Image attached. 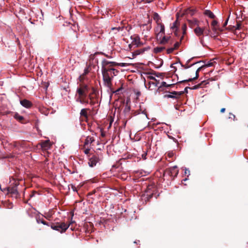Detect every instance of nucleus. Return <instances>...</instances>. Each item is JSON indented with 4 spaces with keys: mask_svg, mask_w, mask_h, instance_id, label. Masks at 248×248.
Listing matches in <instances>:
<instances>
[{
    "mask_svg": "<svg viewBox=\"0 0 248 248\" xmlns=\"http://www.w3.org/2000/svg\"><path fill=\"white\" fill-rule=\"evenodd\" d=\"M125 63H117L104 60L102 62V73L104 84L110 88L112 85V80L114 76L119 73V71L115 68L116 66H125Z\"/></svg>",
    "mask_w": 248,
    "mask_h": 248,
    "instance_id": "obj_2",
    "label": "nucleus"
},
{
    "mask_svg": "<svg viewBox=\"0 0 248 248\" xmlns=\"http://www.w3.org/2000/svg\"><path fill=\"white\" fill-rule=\"evenodd\" d=\"M100 161L99 157L98 155H93L91 156L89 159L88 164L89 165L93 167L97 164V163Z\"/></svg>",
    "mask_w": 248,
    "mask_h": 248,
    "instance_id": "obj_10",
    "label": "nucleus"
},
{
    "mask_svg": "<svg viewBox=\"0 0 248 248\" xmlns=\"http://www.w3.org/2000/svg\"><path fill=\"white\" fill-rule=\"evenodd\" d=\"M112 122V121H111L110 122V124H109V127H108L109 128L111 126Z\"/></svg>",
    "mask_w": 248,
    "mask_h": 248,
    "instance_id": "obj_43",
    "label": "nucleus"
},
{
    "mask_svg": "<svg viewBox=\"0 0 248 248\" xmlns=\"http://www.w3.org/2000/svg\"><path fill=\"white\" fill-rule=\"evenodd\" d=\"M153 187V186H149L147 188V189L145 191V193H146V195L147 196H148V197H150V196H151L153 194V192L152 191H150V189H151V188Z\"/></svg>",
    "mask_w": 248,
    "mask_h": 248,
    "instance_id": "obj_28",
    "label": "nucleus"
},
{
    "mask_svg": "<svg viewBox=\"0 0 248 248\" xmlns=\"http://www.w3.org/2000/svg\"><path fill=\"white\" fill-rule=\"evenodd\" d=\"M146 155H147V154L146 153H144L143 154H142V158H143V159L144 160L146 158Z\"/></svg>",
    "mask_w": 248,
    "mask_h": 248,
    "instance_id": "obj_38",
    "label": "nucleus"
},
{
    "mask_svg": "<svg viewBox=\"0 0 248 248\" xmlns=\"http://www.w3.org/2000/svg\"><path fill=\"white\" fill-rule=\"evenodd\" d=\"M225 108H221V110H220V111H221V112H222V113L224 112H225Z\"/></svg>",
    "mask_w": 248,
    "mask_h": 248,
    "instance_id": "obj_42",
    "label": "nucleus"
},
{
    "mask_svg": "<svg viewBox=\"0 0 248 248\" xmlns=\"http://www.w3.org/2000/svg\"><path fill=\"white\" fill-rule=\"evenodd\" d=\"M204 15L210 18L214 19L215 18V16L211 11L208 10H206L204 11Z\"/></svg>",
    "mask_w": 248,
    "mask_h": 248,
    "instance_id": "obj_21",
    "label": "nucleus"
},
{
    "mask_svg": "<svg viewBox=\"0 0 248 248\" xmlns=\"http://www.w3.org/2000/svg\"><path fill=\"white\" fill-rule=\"evenodd\" d=\"M101 136L103 137L105 136V134L102 129L101 130Z\"/></svg>",
    "mask_w": 248,
    "mask_h": 248,
    "instance_id": "obj_39",
    "label": "nucleus"
},
{
    "mask_svg": "<svg viewBox=\"0 0 248 248\" xmlns=\"http://www.w3.org/2000/svg\"><path fill=\"white\" fill-rule=\"evenodd\" d=\"M38 221V222H40L41 223L43 224L44 225H46L47 226H49V224L47 222H46V221L43 220V219H40Z\"/></svg>",
    "mask_w": 248,
    "mask_h": 248,
    "instance_id": "obj_33",
    "label": "nucleus"
},
{
    "mask_svg": "<svg viewBox=\"0 0 248 248\" xmlns=\"http://www.w3.org/2000/svg\"><path fill=\"white\" fill-rule=\"evenodd\" d=\"M149 49H150L149 47H145L143 48L138 49L134 51V55H138L142 54L144 52V51H147Z\"/></svg>",
    "mask_w": 248,
    "mask_h": 248,
    "instance_id": "obj_20",
    "label": "nucleus"
},
{
    "mask_svg": "<svg viewBox=\"0 0 248 248\" xmlns=\"http://www.w3.org/2000/svg\"><path fill=\"white\" fill-rule=\"evenodd\" d=\"M176 17H177L176 20L170 26V29L174 33V34L176 36H178L179 35L178 30L179 29L180 23L178 20V18H177V16H176Z\"/></svg>",
    "mask_w": 248,
    "mask_h": 248,
    "instance_id": "obj_11",
    "label": "nucleus"
},
{
    "mask_svg": "<svg viewBox=\"0 0 248 248\" xmlns=\"http://www.w3.org/2000/svg\"><path fill=\"white\" fill-rule=\"evenodd\" d=\"M188 26L191 28H194V32L195 34L200 37L203 35L212 36V32L209 27L208 21H206V26L201 27L202 21L196 18L187 20Z\"/></svg>",
    "mask_w": 248,
    "mask_h": 248,
    "instance_id": "obj_3",
    "label": "nucleus"
},
{
    "mask_svg": "<svg viewBox=\"0 0 248 248\" xmlns=\"http://www.w3.org/2000/svg\"><path fill=\"white\" fill-rule=\"evenodd\" d=\"M180 46V42H176L174 45L172 47H170L167 49V53L168 54H170L173 52L174 50L177 49Z\"/></svg>",
    "mask_w": 248,
    "mask_h": 248,
    "instance_id": "obj_18",
    "label": "nucleus"
},
{
    "mask_svg": "<svg viewBox=\"0 0 248 248\" xmlns=\"http://www.w3.org/2000/svg\"><path fill=\"white\" fill-rule=\"evenodd\" d=\"M96 136L94 135L88 136L85 140L83 148L91 147L94 145Z\"/></svg>",
    "mask_w": 248,
    "mask_h": 248,
    "instance_id": "obj_8",
    "label": "nucleus"
},
{
    "mask_svg": "<svg viewBox=\"0 0 248 248\" xmlns=\"http://www.w3.org/2000/svg\"><path fill=\"white\" fill-rule=\"evenodd\" d=\"M74 221H71L70 223L68 224L65 222H57L55 223H52L50 225L51 228L54 230L60 232H64L70 226V224L74 223Z\"/></svg>",
    "mask_w": 248,
    "mask_h": 248,
    "instance_id": "obj_5",
    "label": "nucleus"
},
{
    "mask_svg": "<svg viewBox=\"0 0 248 248\" xmlns=\"http://www.w3.org/2000/svg\"><path fill=\"white\" fill-rule=\"evenodd\" d=\"M120 29V28H112V30H114V29H117L118 30H119V29Z\"/></svg>",
    "mask_w": 248,
    "mask_h": 248,
    "instance_id": "obj_45",
    "label": "nucleus"
},
{
    "mask_svg": "<svg viewBox=\"0 0 248 248\" xmlns=\"http://www.w3.org/2000/svg\"><path fill=\"white\" fill-rule=\"evenodd\" d=\"M187 29V26L186 24H183L182 26V33H183V36L181 37V40H182L184 37V36L185 34H186V31Z\"/></svg>",
    "mask_w": 248,
    "mask_h": 248,
    "instance_id": "obj_26",
    "label": "nucleus"
},
{
    "mask_svg": "<svg viewBox=\"0 0 248 248\" xmlns=\"http://www.w3.org/2000/svg\"><path fill=\"white\" fill-rule=\"evenodd\" d=\"M195 13V10L193 9L187 8L184 10H182L178 12L176 14L177 18L179 17H182L184 16H192Z\"/></svg>",
    "mask_w": 248,
    "mask_h": 248,
    "instance_id": "obj_7",
    "label": "nucleus"
},
{
    "mask_svg": "<svg viewBox=\"0 0 248 248\" xmlns=\"http://www.w3.org/2000/svg\"><path fill=\"white\" fill-rule=\"evenodd\" d=\"M131 39L132 40L131 44L133 45L139 46L143 44V43L140 41V37L137 34L132 35Z\"/></svg>",
    "mask_w": 248,
    "mask_h": 248,
    "instance_id": "obj_12",
    "label": "nucleus"
},
{
    "mask_svg": "<svg viewBox=\"0 0 248 248\" xmlns=\"http://www.w3.org/2000/svg\"><path fill=\"white\" fill-rule=\"evenodd\" d=\"M87 111L88 109L87 108H83L81 110L80 114L83 119H86L87 118Z\"/></svg>",
    "mask_w": 248,
    "mask_h": 248,
    "instance_id": "obj_22",
    "label": "nucleus"
},
{
    "mask_svg": "<svg viewBox=\"0 0 248 248\" xmlns=\"http://www.w3.org/2000/svg\"><path fill=\"white\" fill-rule=\"evenodd\" d=\"M174 84H175L174 83L168 84V83H167L166 82L163 81V82H162V83H161V85H160L159 87L161 88V87H165L168 88V87H170L171 86H173Z\"/></svg>",
    "mask_w": 248,
    "mask_h": 248,
    "instance_id": "obj_24",
    "label": "nucleus"
},
{
    "mask_svg": "<svg viewBox=\"0 0 248 248\" xmlns=\"http://www.w3.org/2000/svg\"><path fill=\"white\" fill-rule=\"evenodd\" d=\"M168 156L170 157H171L173 156V153H168Z\"/></svg>",
    "mask_w": 248,
    "mask_h": 248,
    "instance_id": "obj_41",
    "label": "nucleus"
},
{
    "mask_svg": "<svg viewBox=\"0 0 248 248\" xmlns=\"http://www.w3.org/2000/svg\"><path fill=\"white\" fill-rule=\"evenodd\" d=\"M181 94V93H178L176 92H173L171 93V94L168 95V97L169 98H174L176 97V96H179Z\"/></svg>",
    "mask_w": 248,
    "mask_h": 248,
    "instance_id": "obj_29",
    "label": "nucleus"
},
{
    "mask_svg": "<svg viewBox=\"0 0 248 248\" xmlns=\"http://www.w3.org/2000/svg\"><path fill=\"white\" fill-rule=\"evenodd\" d=\"M91 148V147L84 148V152L85 153V154L87 155L89 153V151L90 150Z\"/></svg>",
    "mask_w": 248,
    "mask_h": 248,
    "instance_id": "obj_34",
    "label": "nucleus"
},
{
    "mask_svg": "<svg viewBox=\"0 0 248 248\" xmlns=\"http://www.w3.org/2000/svg\"><path fill=\"white\" fill-rule=\"evenodd\" d=\"M241 29V24L240 23H237L236 25V30H239Z\"/></svg>",
    "mask_w": 248,
    "mask_h": 248,
    "instance_id": "obj_37",
    "label": "nucleus"
},
{
    "mask_svg": "<svg viewBox=\"0 0 248 248\" xmlns=\"http://www.w3.org/2000/svg\"><path fill=\"white\" fill-rule=\"evenodd\" d=\"M40 144L42 149L45 151L48 150L51 146V144L49 140L43 141Z\"/></svg>",
    "mask_w": 248,
    "mask_h": 248,
    "instance_id": "obj_16",
    "label": "nucleus"
},
{
    "mask_svg": "<svg viewBox=\"0 0 248 248\" xmlns=\"http://www.w3.org/2000/svg\"><path fill=\"white\" fill-rule=\"evenodd\" d=\"M14 117L17 120L20 122H21L24 119L23 117L17 113H15Z\"/></svg>",
    "mask_w": 248,
    "mask_h": 248,
    "instance_id": "obj_27",
    "label": "nucleus"
},
{
    "mask_svg": "<svg viewBox=\"0 0 248 248\" xmlns=\"http://www.w3.org/2000/svg\"><path fill=\"white\" fill-rule=\"evenodd\" d=\"M170 174L171 176L176 177L179 172L177 166H174L170 168Z\"/></svg>",
    "mask_w": 248,
    "mask_h": 248,
    "instance_id": "obj_19",
    "label": "nucleus"
},
{
    "mask_svg": "<svg viewBox=\"0 0 248 248\" xmlns=\"http://www.w3.org/2000/svg\"><path fill=\"white\" fill-rule=\"evenodd\" d=\"M211 29L215 33H218L220 31L219 25L218 22L216 20H213L211 23Z\"/></svg>",
    "mask_w": 248,
    "mask_h": 248,
    "instance_id": "obj_13",
    "label": "nucleus"
},
{
    "mask_svg": "<svg viewBox=\"0 0 248 248\" xmlns=\"http://www.w3.org/2000/svg\"><path fill=\"white\" fill-rule=\"evenodd\" d=\"M27 142L25 141H13L11 143V145L16 149L23 152L26 148Z\"/></svg>",
    "mask_w": 248,
    "mask_h": 248,
    "instance_id": "obj_6",
    "label": "nucleus"
},
{
    "mask_svg": "<svg viewBox=\"0 0 248 248\" xmlns=\"http://www.w3.org/2000/svg\"><path fill=\"white\" fill-rule=\"evenodd\" d=\"M147 78L149 79L152 80V81L149 82V84H153L155 86H158V82L157 80L155 79V78L153 74H150L147 76Z\"/></svg>",
    "mask_w": 248,
    "mask_h": 248,
    "instance_id": "obj_17",
    "label": "nucleus"
},
{
    "mask_svg": "<svg viewBox=\"0 0 248 248\" xmlns=\"http://www.w3.org/2000/svg\"><path fill=\"white\" fill-rule=\"evenodd\" d=\"M228 20L225 22L224 26L226 25L227 24Z\"/></svg>",
    "mask_w": 248,
    "mask_h": 248,
    "instance_id": "obj_44",
    "label": "nucleus"
},
{
    "mask_svg": "<svg viewBox=\"0 0 248 248\" xmlns=\"http://www.w3.org/2000/svg\"><path fill=\"white\" fill-rule=\"evenodd\" d=\"M177 64H179L178 63H174V64H172L171 65L170 68H171V71L172 72H175L176 71V67L175 66V65H177Z\"/></svg>",
    "mask_w": 248,
    "mask_h": 248,
    "instance_id": "obj_31",
    "label": "nucleus"
},
{
    "mask_svg": "<svg viewBox=\"0 0 248 248\" xmlns=\"http://www.w3.org/2000/svg\"><path fill=\"white\" fill-rule=\"evenodd\" d=\"M185 173L186 175L188 176L190 175V170L188 169L185 168Z\"/></svg>",
    "mask_w": 248,
    "mask_h": 248,
    "instance_id": "obj_35",
    "label": "nucleus"
},
{
    "mask_svg": "<svg viewBox=\"0 0 248 248\" xmlns=\"http://www.w3.org/2000/svg\"><path fill=\"white\" fill-rule=\"evenodd\" d=\"M88 69H85L83 75L80 76L79 77L80 80H82V79L83 78L84 76H85L88 73Z\"/></svg>",
    "mask_w": 248,
    "mask_h": 248,
    "instance_id": "obj_32",
    "label": "nucleus"
},
{
    "mask_svg": "<svg viewBox=\"0 0 248 248\" xmlns=\"http://www.w3.org/2000/svg\"><path fill=\"white\" fill-rule=\"evenodd\" d=\"M20 103L23 107L27 108H31L33 105L32 103L30 101L26 99L20 100Z\"/></svg>",
    "mask_w": 248,
    "mask_h": 248,
    "instance_id": "obj_15",
    "label": "nucleus"
},
{
    "mask_svg": "<svg viewBox=\"0 0 248 248\" xmlns=\"http://www.w3.org/2000/svg\"><path fill=\"white\" fill-rule=\"evenodd\" d=\"M213 62H208L207 64L205 65V66L206 67H209L213 65Z\"/></svg>",
    "mask_w": 248,
    "mask_h": 248,
    "instance_id": "obj_36",
    "label": "nucleus"
},
{
    "mask_svg": "<svg viewBox=\"0 0 248 248\" xmlns=\"http://www.w3.org/2000/svg\"><path fill=\"white\" fill-rule=\"evenodd\" d=\"M155 33L158 39L160 40V44H171L172 42L170 37H166L165 34V27L163 24H157L155 28Z\"/></svg>",
    "mask_w": 248,
    "mask_h": 248,
    "instance_id": "obj_4",
    "label": "nucleus"
},
{
    "mask_svg": "<svg viewBox=\"0 0 248 248\" xmlns=\"http://www.w3.org/2000/svg\"><path fill=\"white\" fill-rule=\"evenodd\" d=\"M153 18L156 21L157 24L161 23L159 16L157 13H155L154 14Z\"/></svg>",
    "mask_w": 248,
    "mask_h": 248,
    "instance_id": "obj_25",
    "label": "nucleus"
},
{
    "mask_svg": "<svg viewBox=\"0 0 248 248\" xmlns=\"http://www.w3.org/2000/svg\"><path fill=\"white\" fill-rule=\"evenodd\" d=\"M202 67H199V68L197 70L196 72V77H195V78H189V79L188 80H187V81H192L193 80H194V79H195L197 78L198 77V76H199V74H198V73H199V71L201 70V69H202Z\"/></svg>",
    "mask_w": 248,
    "mask_h": 248,
    "instance_id": "obj_30",
    "label": "nucleus"
},
{
    "mask_svg": "<svg viewBox=\"0 0 248 248\" xmlns=\"http://www.w3.org/2000/svg\"><path fill=\"white\" fill-rule=\"evenodd\" d=\"M230 117H229V118H231V119H232V118H235V115L232 114H231L230 113Z\"/></svg>",
    "mask_w": 248,
    "mask_h": 248,
    "instance_id": "obj_40",
    "label": "nucleus"
},
{
    "mask_svg": "<svg viewBox=\"0 0 248 248\" xmlns=\"http://www.w3.org/2000/svg\"><path fill=\"white\" fill-rule=\"evenodd\" d=\"M76 102L81 104L94 105L98 102V92L93 87L80 84L75 94Z\"/></svg>",
    "mask_w": 248,
    "mask_h": 248,
    "instance_id": "obj_1",
    "label": "nucleus"
},
{
    "mask_svg": "<svg viewBox=\"0 0 248 248\" xmlns=\"http://www.w3.org/2000/svg\"><path fill=\"white\" fill-rule=\"evenodd\" d=\"M141 28L143 31H145V32H142L143 34H144V37L145 39L146 40L149 39L150 38L149 31L151 29V24L150 23L147 24H143L141 26Z\"/></svg>",
    "mask_w": 248,
    "mask_h": 248,
    "instance_id": "obj_9",
    "label": "nucleus"
},
{
    "mask_svg": "<svg viewBox=\"0 0 248 248\" xmlns=\"http://www.w3.org/2000/svg\"><path fill=\"white\" fill-rule=\"evenodd\" d=\"M165 49V47L164 46H157V47L154 48V52L155 53H160V52H162Z\"/></svg>",
    "mask_w": 248,
    "mask_h": 248,
    "instance_id": "obj_23",
    "label": "nucleus"
},
{
    "mask_svg": "<svg viewBox=\"0 0 248 248\" xmlns=\"http://www.w3.org/2000/svg\"><path fill=\"white\" fill-rule=\"evenodd\" d=\"M140 113H142L145 115L146 117H147V112L146 111V109L144 107L143 104H140V108L138 110L133 111L132 114L134 115H137Z\"/></svg>",
    "mask_w": 248,
    "mask_h": 248,
    "instance_id": "obj_14",
    "label": "nucleus"
}]
</instances>
